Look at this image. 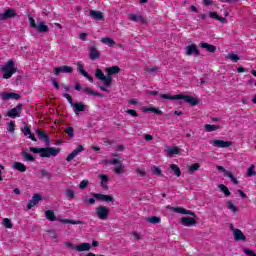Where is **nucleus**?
<instances>
[{"mask_svg":"<svg viewBox=\"0 0 256 256\" xmlns=\"http://www.w3.org/2000/svg\"><path fill=\"white\" fill-rule=\"evenodd\" d=\"M36 135L39 137V139L44 141V143H50L51 141V139L49 138V135H47V133H45V131L41 129L36 130Z\"/></svg>","mask_w":256,"mask_h":256,"instance_id":"b1692460","label":"nucleus"},{"mask_svg":"<svg viewBox=\"0 0 256 256\" xmlns=\"http://www.w3.org/2000/svg\"><path fill=\"white\" fill-rule=\"evenodd\" d=\"M51 83L54 85L55 89H59V82H57L56 78H51Z\"/></svg>","mask_w":256,"mask_h":256,"instance_id":"bf43d9fd","label":"nucleus"},{"mask_svg":"<svg viewBox=\"0 0 256 256\" xmlns=\"http://www.w3.org/2000/svg\"><path fill=\"white\" fill-rule=\"evenodd\" d=\"M66 133L70 139H73V137H75V130H73V127L66 128Z\"/></svg>","mask_w":256,"mask_h":256,"instance_id":"de8ad7c7","label":"nucleus"},{"mask_svg":"<svg viewBox=\"0 0 256 256\" xmlns=\"http://www.w3.org/2000/svg\"><path fill=\"white\" fill-rule=\"evenodd\" d=\"M63 97L65 98V99H67V101H68V103L71 105V107L73 106V97H71L69 94H67V93H64L63 94Z\"/></svg>","mask_w":256,"mask_h":256,"instance_id":"5fc2aeb1","label":"nucleus"},{"mask_svg":"<svg viewBox=\"0 0 256 256\" xmlns=\"http://www.w3.org/2000/svg\"><path fill=\"white\" fill-rule=\"evenodd\" d=\"M254 175H256V172H255V165L252 164L248 170H247V176L248 177H254Z\"/></svg>","mask_w":256,"mask_h":256,"instance_id":"a18cd8bd","label":"nucleus"},{"mask_svg":"<svg viewBox=\"0 0 256 256\" xmlns=\"http://www.w3.org/2000/svg\"><path fill=\"white\" fill-rule=\"evenodd\" d=\"M186 55H201V52L199 51V48H197V45L195 44H189L186 47Z\"/></svg>","mask_w":256,"mask_h":256,"instance_id":"a211bd4d","label":"nucleus"},{"mask_svg":"<svg viewBox=\"0 0 256 256\" xmlns=\"http://www.w3.org/2000/svg\"><path fill=\"white\" fill-rule=\"evenodd\" d=\"M211 145H213V147H217L218 149H227V147H231V145H233V142L231 141H224V140H212Z\"/></svg>","mask_w":256,"mask_h":256,"instance_id":"f8f14e48","label":"nucleus"},{"mask_svg":"<svg viewBox=\"0 0 256 256\" xmlns=\"http://www.w3.org/2000/svg\"><path fill=\"white\" fill-rule=\"evenodd\" d=\"M65 245L66 247H68V249H75L76 251H78V253H82L83 251H91L90 243H80L75 246L71 242H66Z\"/></svg>","mask_w":256,"mask_h":256,"instance_id":"0eeeda50","label":"nucleus"},{"mask_svg":"<svg viewBox=\"0 0 256 256\" xmlns=\"http://www.w3.org/2000/svg\"><path fill=\"white\" fill-rule=\"evenodd\" d=\"M171 171L176 175V177H181V168L177 164L170 165Z\"/></svg>","mask_w":256,"mask_h":256,"instance_id":"72a5a7b5","label":"nucleus"},{"mask_svg":"<svg viewBox=\"0 0 256 256\" xmlns=\"http://www.w3.org/2000/svg\"><path fill=\"white\" fill-rule=\"evenodd\" d=\"M87 185H89V180H82L79 184L80 189H87Z\"/></svg>","mask_w":256,"mask_h":256,"instance_id":"864d4df0","label":"nucleus"},{"mask_svg":"<svg viewBox=\"0 0 256 256\" xmlns=\"http://www.w3.org/2000/svg\"><path fill=\"white\" fill-rule=\"evenodd\" d=\"M161 221V217L152 216L148 218V223H151L152 225H157Z\"/></svg>","mask_w":256,"mask_h":256,"instance_id":"79ce46f5","label":"nucleus"},{"mask_svg":"<svg viewBox=\"0 0 256 256\" xmlns=\"http://www.w3.org/2000/svg\"><path fill=\"white\" fill-rule=\"evenodd\" d=\"M199 47H201L202 49H206L208 53H215L217 51V47L215 45L209 44L207 42H201L199 44Z\"/></svg>","mask_w":256,"mask_h":256,"instance_id":"4be33fe9","label":"nucleus"},{"mask_svg":"<svg viewBox=\"0 0 256 256\" xmlns=\"http://www.w3.org/2000/svg\"><path fill=\"white\" fill-rule=\"evenodd\" d=\"M180 223L184 227H195L197 225V220H195V218L192 217H182L180 219Z\"/></svg>","mask_w":256,"mask_h":256,"instance_id":"ddd939ff","label":"nucleus"},{"mask_svg":"<svg viewBox=\"0 0 256 256\" xmlns=\"http://www.w3.org/2000/svg\"><path fill=\"white\" fill-rule=\"evenodd\" d=\"M101 43H104V45H108V47H113V45H115V40H113V38H109V37H104L101 38Z\"/></svg>","mask_w":256,"mask_h":256,"instance_id":"2f4dec72","label":"nucleus"},{"mask_svg":"<svg viewBox=\"0 0 256 256\" xmlns=\"http://www.w3.org/2000/svg\"><path fill=\"white\" fill-rule=\"evenodd\" d=\"M17 71H19V69L15 67V62L13 60H9L2 67L3 79H11Z\"/></svg>","mask_w":256,"mask_h":256,"instance_id":"20e7f679","label":"nucleus"},{"mask_svg":"<svg viewBox=\"0 0 256 256\" xmlns=\"http://www.w3.org/2000/svg\"><path fill=\"white\" fill-rule=\"evenodd\" d=\"M39 201H43V197L40 196V194H34L32 196V199L28 202L27 209H33V207H35V205H37Z\"/></svg>","mask_w":256,"mask_h":256,"instance_id":"2eb2a0df","label":"nucleus"},{"mask_svg":"<svg viewBox=\"0 0 256 256\" xmlns=\"http://www.w3.org/2000/svg\"><path fill=\"white\" fill-rule=\"evenodd\" d=\"M22 133L25 136L31 135V127H29V125H25L24 128H22Z\"/></svg>","mask_w":256,"mask_h":256,"instance_id":"8fccbe9b","label":"nucleus"},{"mask_svg":"<svg viewBox=\"0 0 256 256\" xmlns=\"http://www.w3.org/2000/svg\"><path fill=\"white\" fill-rule=\"evenodd\" d=\"M180 153L181 149H179L177 146L167 149V157H173V155H179Z\"/></svg>","mask_w":256,"mask_h":256,"instance_id":"c85d7f7f","label":"nucleus"},{"mask_svg":"<svg viewBox=\"0 0 256 256\" xmlns=\"http://www.w3.org/2000/svg\"><path fill=\"white\" fill-rule=\"evenodd\" d=\"M84 203H88L89 205H95V198L86 199Z\"/></svg>","mask_w":256,"mask_h":256,"instance_id":"e2e57ef3","label":"nucleus"},{"mask_svg":"<svg viewBox=\"0 0 256 256\" xmlns=\"http://www.w3.org/2000/svg\"><path fill=\"white\" fill-rule=\"evenodd\" d=\"M204 129L207 133H213V131H219V129H221V126L213 125V124H205Z\"/></svg>","mask_w":256,"mask_h":256,"instance_id":"cd10ccee","label":"nucleus"},{"mask_svg":"<svg viewBox=\"0 0 256 256\" xmlns=\"http://www.w3.org/2000/svg\"><path fill=\"white\" fill-rule=\"evenodd\" d=\"M2 101H9L10 99H15L16 101L18 99H21V95L14 93V92H2L1 93Z\"/></svg>","mask_w":256,"mask_h":256,"instance_id":"f3484780","label":"nucleus"},{"mask_svg":"<svg viewBox=\"0 0 256 256\" xmlns=\"http://www.w3.org/2000/svg\"><path fill=\"white\" fill-rule=\"evenodd\" d=\"M227 208L229 209V211H231V213H238L239 209H237V206H235V204H233V202L228 201L226 203Z\"/></svg>","mask_w":256,"mask_h":256,"instance_id":"e433bc0d","label":"nucleus"},{"mask_svg":"<svg viewBox=\"0 0 256 256\" xmlns=\"http://www.w3.org/2000/svg\"><path fill=\"white\" fill-rule=\"evenodd\" d=\"M84 93H88V95H93L94 97H103L99 92L93 91L91 88H83Z\"/></svg>","mask_w":256,"mask_h":256,"instance_id":"58836bf2","label":"nucleus"},{"mask_svg":"<svg viewBox=\"0 0 256 256\" xmlns=\"http://www.w3.org/2000/svg\"><path fill=\"white\" fill-rule=\"evenodd\" d=\"M131 235L137 240L141 239V234H139V232L133 231Z\"/></svg>","mask_w":256,"mask_h":256,"instance_id":"680f3d73","label":"nucleus"},{"mask_svg":"<svg viewBox=\"0 0 256 256\" xmlns=\"http://www.w3.org/2000/svg\"><path fill=\"white\" fill-rule=\"evenodd\" d=\"M94 199H97L98 201H102L104 203H113L115 201V198L111 195H105L101 193H92L91 194Z\"/></svg>","mask_w":256,"mask_h":256,"instance_id":"9d476101","label":"nucleus"},{"mask_svg":"<svg viewBox=\"0 0 256 256\" xmlns=\"http://www.w3.org/2000/svg\"><path fill=\"white\" fill-rule=\"evenodd\" d=\"M155 113V115H163V111H161L159 108L150 107V108H144V113L147 112Z\"/></svg>","mask_w":256,"mask_h":256,"instance_id":"f704fd0d","label":"nucleus"},{"mask_svg":"<svg viewBox=\"0 0 256 256\" xmlns=\"http://www.w3.org/2000/svg\"><path fill=\"white\" fill-rule=\"evenodd\" d=\"M77 69L80 73L85 70V68H84L83 64H81V62L77 63Z\"/></svg>","mask_w":256,"mask_h":256,"instance_id":"338daca9","label":"nucleus"},{"mask_svg":"<svg viewBox=\"0 0 256 256\" xmlns=\"http://www.w3.org/2000/svg\"><path fill=\"white\" fill-rule=\"evenodd\" d=\"M21 155L25 159V161H29L30 163H33V161H35V157H33V155L29 154L27 151H22Z\"/></svg>","mask_w":256,"mask_h":256,"instance_id":"473e14b6","label":"nucleus"},{"mask_svg":"<svg viewBox=\"0 0 256 256\" xmlns=\"http://www.w3.org/2000/svg\"><path fill=\"white\" fill-rule=\"evenodd\" d=\"M35 29L37 33H47L49 31V26H47L45 22H40L38 25L36 24Z\"/></svg>","mask_w":256,"mask_h":256,"instance_id":"393cba45","label":"nucleus"},{"mask_svg":"<svg viewBox=\"0 0 256 256\" xmlns=\"http://www.w3.org/2000/svg\"><path fill=\"white\" fill-rule=\"evenodd\" d=\"M45 217L48 221H59L60 223H64L65 225H83V222L80 220H70V219H60L55 217V212L53 210H46Z\"/></svg>","mask_w":256,"mask_h":256,"instance_id":"7ed1b4c3","label":"nucleus"},{"mask_svg":"<svg viewBox=\"0 0 256 256\" xmlns=\"http://www.w3.org/2000/svg\"><path fill=\"white\" fill-rule=\"evenodd\" d=\"M72 107H74V113H81L86 109V106L83 104V102L74 103L72 104Z\"/></svg>","mask_w":256,"mask_h":256,"instance_id":"bb28decb","label":"nucleus"},{"mask_svg":"<svg viewBox=\"0 0 256 256\" xmlns=\"http://www.w3.org/2000/svg\"><path fill=\"white\" fill-rule=\"evenodd\" d=\"M80 73L83 75V77H85L86 79H88V81H89L90 83H93L94 79H93V77H91V75H89V73H88L87 71L82 70V72H80Z\"/></svg>","mask_w":256,"mask_h":256,"instance_id":"09e8293b","label":"nucleus"},{"mask_svg":"<svg viewBox=\"0 0 256 256\" xmlns=\"http://www.w3.org/2000/svg\"><path fill=\"white\" fill-rule=\"evenodd\" d=\"M174 213H179L180 215H187V209L183 207L174 208Z\"/></svg>","mask_w":256,"mask_h":256,"instance_id":"49530a36","label":"nucleus"},{"mask_svg":"<svg viewBox=\"0 0 256 256\" xmlns=\"http://www.w3.org/2000/svg\"><path fill=\"white\" fill-rule=\"evenodd\" d=\"M7 131L8 133H15V122L10 121L7 123Z\"/></svg>","mask_w":256,"mask_h":256,"instance_id":"37998d69","label":"nucleus"},{"mask_svg":"<svg viewBox=\"0 0 256 256\" xmlns=\"http://www.w3.org/2000/svg\"><path fill=\"white\" fill-rule=\"evenodd\" d=\"M95 213L100 221H106V219H109V208H107V206L96 207Z\"/></svg>","mask_w":256,"mask_h":256,"instance_id":"6e6552de","label":"nucleus"},{"mask_svg":"<svg viewBox=\"0 0 256 256\" xmlns=\"http://www.w3.org/2000/svg\"><path fill=\"white\" fill-rule=\"evenodd\" d=\"M95 77L99 81H102L105 87H111V84L113 83V77L105 76L102 69H99V68L96 69Z\"/></svg>","mask_w":256,"mask_h":256,"instance_id":"423d86ee","label":"nucleus"},{"mask_svg":"<svg viewBox=\"0 0 256 256\" xmlns=\"http://www.w3.org/2000/svg\"><path fill=\"white\" fill-rule=\"evenodd\" d=\"M79 39H81V41H87V33H80Z\"/></svg>","mask_w":256,"mask_h":256,"instance_id":"0e129e2a","label":"nucleus"},{"mask_svg":"<svg viewBox=\"0 0 256 256\" xmlns=\"http://www.w3.org/2000/svg\"><path fill=\"white\" fill-rule=\"evenodd\" d=\"M2 225L6 229H13V222H11V219L9 218H4L2 221Z\"/></svg>","mask_w":256,"mask_h":256,"instance_id":"4c0bfd02","label":"nucleus"},{"mask_svg":"<svg viewBox=\"0 0 256 256\" xmlns=\"http://www.w3.org/2000/svg\"><path fill=\"white\" fill-rule=\"evenodd\" d=\"M89 16L95 21H105V16L103 15V12L98 10H90Z\"/></svg>","mask_w":256,"mask_h":256,"instance_id":"dca6fc26","label":"nucleus"},{"mask_svg":"<svg viewBox=\"0 0 256 256\" xmlns=\"http://www.w3.org/2000/svg\"><path fill=\"white\" fill-rule=\"evenodd\" d=\"M233 235L235 241H247V236H245V234H243V231L239 229H234Z\"/></svg>","mask_w":256,"mask_h":256,"instance_id":"412c9836","label":"nucleus"},{"mask_svg":"<svg viewBox=\"0 0 256 256\" xmlns=\"http://www.w3.org/2000/svg\"><path fill=\"white\" fill-rule=\"evenodd\" d=\"M31 153H39L40 157L49 158V157H57L59 153H61V148L55 147H46V148H36L30 147Z\"/></svg>","mask_w":256,"mask_h":256,"instance_id":"f03ea898","label":"nucleus"},{"mask_svg":"<svg viewBox=\"0 0 256 256\" xmlns=\"http://www.w3.org/2000/svg\"><path fill=\"white\" fill-rule=\"evenodd\" d=\"M99 179H101L102 183H107L109 181V176L105 174H100Z\"/></svg>","mask_w":256,"mask_h":256,"instance_id":"4d7b16f0","label":"nucleus"},{"mask_svg":"<svg viewBox=\"0 0 256 256\" xmlns=\"http://www.w3.org/2000/svg\"><path fill=\"white\" fill-rule=\"evenodd\" d=\"M60 73H73V67L71 66H60L54 69V74L59 75Z\"/></svg>","mask_w":256,"mask_h":256,"instance_id":"aec40b11","label":"nucleus"},{"mask_svg":"<svg viewBox=\"0 0 256 256\" xmlns=\"http://www.w3.org/2000/svg\"><path fill=\"white\" fill-rule=\"evenodd\" d=\"M89 57L92 61H95L101 57V53H99V50H97V47L95 46H89Z\"/></svg>","mask_w":256,"mask_h":256,"instance_id":"6ab92c4d","label":"nucleus"},{"mask_svg":"<svg viewBox=\"0 0 256 256\" xmlns=\"http://www.w3.org/2000/svg\"><path fill=\"white\" fill-rule=\"evenodd\" d=\"M136 173H138V175H141V177H145V175H147V173L139 168L136 169Z\"/></svg>","mask_w":256,"mask_h":256,"instance_id":"69168bd1","label":"nucleus"},{"mask_svg":"<svg viewBox=\"0 0 256 256\" xmlns=\"http://www.w3.org/2000/svg\"><path fill=\"white\" fill-rule=\"evenodd\" d=\"M104 163H110V165H114V173L116 175H122V173H125V166L123 165V162L117 158H113L111 160H104Z\"/></svg>","mask_w":256,"mask_h":256,"instance_id":"39448f33","label":"nucleus"},{"mask_svg":"<svg viewBox=\"0 0 256 256\" xmlns=\"http://www.w3.org/2000/svg\"><path fill=\"white\" fill-rule=\"evenodd\" d=\"M219 189L222 193H224L225 197H229L231 195V191H229V188L225 186V184H220Z\"/></svg>","mask_w":256,"mask_h":256,"instance_id":"c9c22d12","label":"nucleus"},{"mask_svg":"<svg viewBox=\"0 0 256 256\" xmlns=\"http://www.w3.org/2000/svg\"><path fill=\"white\" fill-rule=\"evenodd\" d=\"M40 175L42 177H44L45 179H53V174H51L49 171L45 170V169H41L40 170Z\"/></svg>","mask_w":256,"mask_h":256,"instance_id":"ea45409f","label":"nucleus"},{"mask_svg":"<svg viewBox=\"0 0 256 256\" xmlns=\"http://www.w3.org/2000/svg\"><path fill=\"white\" fill-rule=\"evenodd\" d=\"M129 20L133 21V23H145V18L139 14H128Z\"/></svg>","mask_w":256,"mask_h":256,"instance_id":"5701e85b","label":"nucleus"},{"mask_svg":"<svg viewBox=\"0 0 256 256\" xmlns=\"http://www.w3.org/2000/svg\"><path fill=\"white\" fill-rule=\"evenodd\" d=\"M82 151H85V148H83V145H79L75 150H73L67 157H66V161L68 163H71V161H73V159L75 157H77V155H79V153H82Z\"/></svg>","mask_w":256,"mask_h":256,"instance_id":"4468645a","label":"nucleus"},{"mask_svg":"<svg viewBox=\"0 0 256 256\" xmlns=\"http://www.w3.org/2000/svg\"><path fill=\"white\" fill-rule=\"evenodd\" d=\"M28 21H29L30 27H32V29H35L37 27V23H35V19L33 17H31V15L28 16Z\"/></svg>","mask_w":256,"mask_h":256,"instance_id":"603ef678","label":"nucleus"},{"mask_svg":"<svg viewBox=\"0 0 256 256\" xmlns=\"http://www.w3.org/2000/svg\"><path fill=\"white\" fill-rule=\"evenodd\" d=\"M13 168L16 169V171H20V173L27 171V166L21 162H14Z\"/></svg>","mask_w":256,"mask_h":256,"instance_id":"c756f323","label":"nucleus"},{"mask_svg":"<svg viewBox=\"0 0 256 256\" xmlns=\"http://www.w3.org/2000/svg\"><path fill=\"white\" fill-rule=\"evenodd\" d=\"M144 71H145L146 73H155V71H157V67L145 68Z\"/></svg>","mask_w":256,"mask_h":256,"instance_id":"052dcab7","label":"nucleus"},{"mask_svg":"<svg viewBox=\"0 0 256 256\" xmlns=\"http://www.w3.org/2000/svg\"><path fill=\"white\" fill-rule=\"evenodd\" d=\"M66 196L68 199H75V192L72 189L66 190Z\"/></svg>","mask_w":256,"mask_h":256,"instance_id":"3c124183","label":"nucleus"},{"mask_svg":"<svg viewBox=\"0 0 256 256\" xmlns=\"http://www.w3.org/2000/svg\"><path fill=\"white\" fill-rule=\"evenodd\" d=\"M160 99H168L170 101H179L182 99L183 101H185V103H189V105H192V107H195V105H199V100L191 95L178 94L169 96L167 94H160Z\"/></svg>","mask_w":256,"mask_h":256,"instance_id":"f257e3e1","label":"nucleus"},{"mask_svg":"<svg viewBox=\"0 0 256 256\" xmlns=\"http://www.w3.org/2000/svg\"><path fill=\"white\" fill-rule=\"evenodd\" d=\"M153 173L154 175H161V170L159 169V167H154Z\"/></svg>","mask_w":256,"mask_h":256,"instance_id":"774afa93","label":"nucleus"},{"mask_svg":"<svg viewBox=\"0 0 256 256\" xmlns=\"http://www.w3.org/2000/svg\"><path fill=\"white\" fill-rule=\"evenodd\" d=\"M105 71L108 73V77H111V75L119 74V71H121V68H119V66H112V67L106 68Z\"/></svg>","mask_w":256,"mask_h":256,"instance_id":"a878e982","label":"nucleus"},{"mask_svg":"<svg viewBox=\"0 0 256 256\" xmlns=\"http://www.w3.org/2000/svg\"><path fill=\"white\" fill-rule=\"evenodd\" d=\"M209 17H211V19H216V21H220V23H225V21H227V18L219 16L217 12H210Z\"/></svg>","mask_w":256,"mask_h":256,"instance_id":"7c9ffc66","label":"nucleus"},{"mask_svg":"<svg viewBox=\"0 0 256 256\" xmlns=\"http://www.w3.org/2000/svg\"><path fill=\"white\" fill-rule=\"evenodd\" d=\"M23 109V104L19 103L16 107L10 109L7 112V115L11 118V119H17V117H21V111Z\"/></svg>","mask_w":256,"mask_h":256,"instance_id":"9b49d317","label":"nucleus"},{"mask_svg":"<svg viewBox=\"0 0 256 256\" xmlns=\"http://www.w3.org/2000/svg\"><path fill=\"white\" fill-rule=\"evenodd\" d=\"M126 113H128V115H131L132 117H139V114L137 113V111L133 109H127Z\"/></svg>","mask_w":256,"mask_h":256,"instance_id":"6e6d98bb","label":"nucleus"},{"mask_svg":"<svg viewBox=\"0 0 256 256\" xmlns=\"http://www.w3.org/2000/svg\"><path fill=\"white\" fill-rule=\"evenodd\" d=\"M17 17V12L13 8L6 9L4 13L0 12V23L3 21H7V19H14Z\"/></svg>","mask_w":256,"mask_h":256,"instance_id":"1a4fd4ad","label":"nucleus"},{"mask_svg":"<svg viewBox=\"0 0 256 256\" xmlns=\"http://www.w3.org/2000/svg\"><path fill=\"white\" fill-rule=\"evenodd\" d=\"M199 167H201L199 163H194L188 168V171L189 173H195V171H199Z\"/></svg>","mask_w":256,"mask_h":256,"instance_id":"c03bdc74","label":"nucleus"},{"mask_svg":"<svg viewBox=\"0 0 256 256\" xmlns=\"http://www.w3.org/2000/svg\"><path fill=\"white\" fill-rule=\"evenodd\" d=\"M244 253L247 256H256L255 252H253L252 250L247 249V248L244 249Z\"/></svg>","mask_w":256,"mask_h":256,"instance_id":"13d9d810","label":"nucleus"},{"mask_svg":"<svg viewBox=\"0 0 256 256\" xmlns=\"http://www.w3.org/2000/svg\"><path fill=\"white\" fill-rule=\"evenodd\" d=\"M227 59H231V61H234V63H237V61H239V55L235 54V52H230L227 55Z\"/></svg>","mask_w":256,"mask_h":256,"instance_id":"a19ab883","label":"nucleus"}]
</instances>
